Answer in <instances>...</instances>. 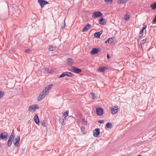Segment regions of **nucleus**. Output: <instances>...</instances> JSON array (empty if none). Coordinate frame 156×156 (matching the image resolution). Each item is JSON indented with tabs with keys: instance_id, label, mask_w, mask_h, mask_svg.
Wrapping results in <instances>:
<instances>
[{
	"instance_id": "obj_1",
	"label": "nucleus",
	"mask_w": 156,
	"mask_h": 156,
	"mask_svg": "<svg viewBox=\"0 0 156 156\" xmlns=\"http://www.w3.org/2000/svg\"><path fill=\"white\" fill-rule=\"evenodd\" d=\"M103 16V14L100 11H95L92 13L91 17L93 18H99Z\"/></svg>"
},
{
	"instance_id": "obj_2",
	"label": "nucleus",
	"mask_w": 156,
	"mask_h": 156,
	"mask_svg": "<svg viewBox=\"0 0 156 156\" xmlns=\"http://www.w3.org/2000/svg\"><path fill=\"white\" fill-rule=\"evenodd\" d=\"M48 94V93L46 92V91H44V90H43L38 96L37 99L38 101H41Z\"/></svg>"
},
{
	"instance_id": "obj_3",
	"label": "nucleus",
	"mask_w": 156,
	"mask_h": 156,
	"mask_svg": "<svg viewBox=\"0 0 156 156\" xmlns=\"http://www.w3.org/2000/svg\"><path fill=\"white\" fill-rule=\"evenodd\" d=\"M37 2L41 8H43L45 5L48 4V2L44 0H38Z\"/></svg>"
},
{
	"instance_id": "obj_4",
	"label": "nucleus",
	"mask_w": 156,
	"mask_h": 156,
	"mask_svg": "<svg viewBox=\"0 0 156 156\" xmlns=\"http://www.w3.org/2000/svg\"><path fill=\"white\" fill-rule=\"evenodd\" d=\"M8 134L6 132H4L0 134V140H5L7 139Z\"/></svg>"
},
{
	"instance_id": "obj_5",
	"label": "nucleus",
	"mask_w": 156,
	"mask_h": 156,
	"mask_svg": "<svg viewBox=\"0 0 156 156\" xmlns=\"http://www.w3.org/2000/svg\"><path fill=\"white\" fill-rule=\"evenodd\" d=\"M101 51V49L100 48H93L90 51V53L92 55H94L97 54Z\"/></svg>"
},
{
	"instance_id": "obj_6",
	"label": "nucleus",
	"mask_w": 156,
	"mask_h": 156,
	"mask_svg": "<svg viewBox=\"0 0 156 156\" xmlns=\"http://www.w3.org/2000/svg\"><path fill=\"white\" fill-rule=\"evenodd\" d=\"M96 113L99 116L102 115L103 114L104 109L100 107L97 108L96 109Z\"/></svg>"
},
{
	"instance_id": "obj_7",
	"label": "nucleus",
	"mask_w": 156,
	"mask_h": 156,
	"mask_svg": "<svg viewBox=\"0 0 156 156\" xmlns=\"http://www.w3.org/2000/svg\"><path fill=\"white\" fill-rule=\"evenodd\" d=\"M93 135L95 137H98L100 134V129L99 128L93 130Z\"/></svg>"
},
{
	"instance_id": "obj_8",
	"label": "nucleus",
	"mask_w": 156,
	"mask_h": 156,
	"mask_svg": "<svg viewBox=\"0 0 156 156\" xmlns=\"http://www.w3.org/2000/svg\"><path fill=\"white\" fill-rule=\"evenodd\" d=\"M39 108V107L38 105L36 104H34L30 106L28 108V110L30 112H31L32 110L34 111L36 109H38Z\"/></svg>"
},
{
	"instance_id": "obj_9",
	"label": "nucleus",
	"mask_w": 156,
	"mask_h": 156,
	"mask_svg": "<svg viewBox=\"0 0 156 156\" xmlns=\"http://www.w3.org/2000/svg\"><path fill=\"white\" fill-rule=\"evenodd\" d=\"M20 136H19L17 138H15L13 141L14 146L16 147L18 146V144L20 142Z\"/></svg>"
},
{
	"instance_id": "obj_10",
	"label": "nucleus",
	"mask_w": 156,
	"mask_h": 156,
	"mask_svg": "<svg viewBox=\"0 0 156 156\" xmlns=\"http://www.w3.org/2000/svg\"><path fill=\"white\" fill-rule=\"evenodd\" d=\"M115 38L114 37H113L108 39L107 41L105 42V43H108V44H111L113 43L114 40Z\"/></svg>"
},
{
	"instance_id": "obj_11",
	"label": "nucleus",
	"mask_w": 156,
	"mask_h": 156,
	"mask_svg": "<svg viewBox=\"0 0 156 156\" xmlns=\"http://www.w3.org/2000/svg\"><path fill=\"white\" fill-rule=\"evenodd\" d=\"M107 68L102 66L100 67L97 70L98 72H104L105 70H107Z\"/></svg>"
},
{
	"instance_id": "obj_12",
	"label": "nucleus",
	"mask_w": 156,
	"mask_h": 156,
	"mask_svg": "<svg viewBox=\"0 0 156 156\" xmlns=\"http://www.w3.org/2000/svg\"><path fill=\"white\" fill-rule=\"evenodd\" d=\"M34 120L35 123L37 125H39V120L37 114H36L34 117Z\"/></svg>"
},
{
	"instance_id": "obj_13",
	"label": "nucleus",
	"mask_w": 156,
	"mask_h": 156,
	"mask_svg": "<svg viewBox=\"0 0 156 156\" xmlns=\"http://www.w3.org/2000/svg\"><path fill=\"white\" fill-rule=\"evenodd\" d=\"M99 23L101 25H104L106 23L105 20L103 18H101L99 20Z\"/></svg>"
},
{
	"instance_id": "obj_14",
	"label": "nucleus",
	"mask_w": 156,
	"mask_h": 156,
	"mask_svg": "<svg viewBox=\"0 0 156 156\" xmlns=\"http://www.w3.org/2000/svg\"><path fill=\"white\" fill-rule=\"evenodd\" d=\"M103 30H101L99 32H96L94 34V37L98 38H99L100 37L101 35L102 34Z\"/></svg>"
},
{
	"instance_id": "obj_15",
	"label": "nucleus",
	"mask_w": 156,
	"mask_h": 156,
	"mask_svg": "<svg viewBox=\"0 0 156 156\" xmlns=\"http://www.w3.org/2000/svg\"><path fill=\"white\" fill-rule=\"evenodd\" d=\"M111 110L112 111V113L115 114L117 113L118 110V108L117 107H114V108H112Z\"/></svg>"
},
{
	"instance_id": "obj_16",
	"label": "nucleus",
	"mask_w": 156,
	"mask_h": 156,
	"mask_svg": "<svg viewBox=\"0 0 156 156\" xmlns=\"http://www.w3.org/2000/svg\"><path fill=\"white\" fill-rule=\"evenodd\" d=\"M53 86V85L52 84H51L48 85L47 87H46L44 90V91H46V92L49 93V91L50 90L51 87Z\"/></svg>"
},
{
	"instance_id": "obj_17",
	"label": "nucleus",
	"mask_w": 156,
	"mask_h": 156,
	"mask_svg": "<svg viewBox=\"0 0 156 156\" xmlns=\"http://www.w3.org/2000/svg\"><path fill=\"white\" fill-rule=\"evenodd\" d=\"M91 27V25L88 23L87 25L84 27L83 28L82 30V32H84L88 30Z\"/></svg>"
},
{
	"instance_id": "obj_18",
	"label": "nucleus",
	"mask_w": 156,
	"mask_h": 156,
	"mask_svg": "<svg viewBox=\"0 0 156 156\" xmlns=\"http://www.w3.org/2000/svg\"><path fill=\"white\" fill-rule=\"evenodd\" d=\"M74 73H79L82 72V70L80 69H79L76 67H75L74 68V70H73Z\"/></svg>"
},
{
	"instance_id": "obj_19",
	"label": "nucleus",
	"mask_w": 156,
	"mask_h": 156,
	"mask_svg": "<svg viewBox=\"0 0 156 156\" xmlns=\"http://www.w3.org/2000/svg\"><path fill=\"white\" fill-rule=\"evenodd\" d=\"M67 63L69 65H72L73 62V59L72 58H69L67 59Z\"/></svg>"
},
{
	"instance_id": "obj_20",
	"label": "nucleus",
	"mask_w": 156,
	"mask_h": 156,
	"mask_svg": "<svg viewBox=\"0 0 156 156\" xmlns=\"http://www.w3.org/2000/svg\"><path fill=\"white\" fill-rule=\"evenodd\" d=\"M66 76L70 77H72L74 76V75L72 73L70 72H65Z\"/></svg>"
},
{
	"instance_id": "obj_21",
	"label": "nucleus",
	"mask_w": 156,
	"mask_h": 156,
	"mask_svg": "<svg viewBox=\"0 0 156 156\" xmlns=\"http://www.w3.org/2000/svg\"><path fill=\"white\" fill-rule=\"evenodd\" d=\"M15 137V133L14 132V129H13L12 130V132L11 135L10 136L9 138L13 140Z\"/></svg>"
},
{
	"instance_id": "obj_22",
	"label": "nucleus",
	"mask_w": 156,
	"mask_h": 156,
	"mask_svg": "<svg viewBox=\"0 0 156 156\" xmlns=\"http://www.w3.org/2000/svg\"><path fill=\"white\" fill-rule=\"evenodd\" d=\"M25 150V148H22L20 150L18 151V153H19V155H21L23 154Z\"/></svg>"
},
{
	"instance_id": "obj_23",
	"label": "nucleus",
	"mask_w": 156,
	"mask_h": 156,
	"mask_svg": "<svg viewBox=\"0 0 156 156\" xmlns=\"http://www.w3.org/2000/svg\"><path fill=\"white\" fill-rule=\"evenodd\" d=\"M113 127L112 124L110 122H108L107 123L106 125L105 128L107 127L108 128L111 129Z\"/></svg>"
},
{
	"instance_id": "obj_24",
	"label": "nucleus",
	"mask_w": 156,
	"mask_h": 156,
	"mask_svg": "<svg viewBox=\"0 0 156 156\" xmlns=\"http://www.w3.org/2000/svg\"><path fill=\"white\" fill-rule=\"evenodd\" d=\"M13 140L10 139L9 138L7 142V145L8 147H10L11 145H12V141Z\"/></svg>"
},
{
	"instance_id": "obj_25",
	"label": "nucleus",
	"mask_w": 156,
	"mask_h": 156,
	"mask_svg": "<svg viewBox=\"0 0 156 156\" xmlns=\"http://www.w3.org/2000/svg\"><path fill=\"white\" fill-rule=\"evenodd\" d=\"M44 70L45 71L49 73H52L53 72V70L52 69L49 70L48 68H44Z\"/></svg>"
},
{
	"instance_id": "obj_26",
	"label": "nucleus",
	"mask_w": 156,
	"mask_h": 156,
	"mask_svg": "<svg viewBox=\"0 0 156 156\" xmlns=\"http://www.w3.org/2000/svg\"><path fill=\"white\" fill-rule=\"evenodd\" d=\"M151 7L153 10H154L156 9V2L153 3L151 5Z\"/></svg>"
},
{
	"instance_id": "obj_27",
	"label": "nucleus",
	"mask_w": 156,
	"mask_h": 156,
	"mask_svg": "<svg viewBox=\"0 0 156 156\" xmlns=\"http://www.w3.org/2000/svg\"><path fill=\"white\" fill-rule=\"evenodd\" d=\"M130 18V16L129 15L126 14L125 15L124 19L125 20H128Z\"/></svg>"
},
{
	"instance_id": "obj_28",
	"label": "nucleus",
	"mask_w": 156,
	"mask_h": 156,
	"mask_svg": "<svg viewBox=\"0 0 156 156\" xmlns=\"http://www.w3.org/2000/svg\"><path fill=\"white\" fill-rule=\"evenodd\" d=\"M90 94L92 96V98L93 99H95L97 98V96H95V94L94 93L91 92Z\"/></svg>"
},
{
	"instance_id": "obj_29",
	"label": "nucleus",
	"mask_w": 156,
	"mask_h": 156,
	"mask_svg": "<svg viewBox=\"0 0 156 156\" xmlns=\"http://www.w3.org/2000/svg\"><path fill=\"white\" fill-rule=\"evenodd\" d=\"M65 118V117H64L63 118H60V119H59V121L61 123V124L62 125H63V123L64 122V119Z\"/></svg>"
},
{
	"instance_id": "obj_30",
	"label": "nucleus",
	"mask_w": 156,
	"mask_h": 156,
	"mask_svg": "<svg viewBox=\"0 0 156 156\" xmlns=\"http://www.w3.org/2000/svg\"><path fill=\"white\" fill-rule=\"evenodd\" d=\"M144 31L142 30H141L140 33V34L139 35V37L141 38L142 37L144 34Z\"/></svg>"
},
{
	"instance_id": "obj_31",
	"label": "nucleus",
	"mask_w": 156,
	"mask_h": 156,
	"mask_svg": "<svg viewBox=\"0 0 156 156\" xmlns=\"http://www.w3.org/2000/svg\"><path fill=\"white\" fill-rule=\"evenodd\" d=\"M146 40L147 38H146L145 39H143L141 41L140 43L141 46H142L143 44H144L145 43Z\"/></svg>"
},
{
	"instance_id": "obj_32",
	"label": "nucleus",
	"mask_w": 156,
	"mask_h": 156,
	"mask_svg": "<svg viewBox=\"0 0 156 156\" xmlns=\"http://www.w3.org/2000/svg\"><path fill=\"white\" fill-rule=\"evenodd\" d=\"M82 122L85 125H87V120H85L84 119V117L83 118H81Z\"/></svg>"
},
{
	"instance_id": "obj_33",
	"label": "nucleus",
	"mask_w": 156,
	"mask_h": 156,
	"mask_svg": "<svg viewBox=\"0 0 156 156\" xmlns=\"http://www.w3.org/2000/svg\"><path fill=\"white\" fill-rule=\"evenodd\" d=\"M55 49V47H53L52 46H50L48 48V50L49 51H54Z\"/></svg>"
},
{
	"instance_id": "obj_34",
	"label": "nucleus",
	"mask_w": 156,
	"mask_h": 156,
	"mask_svg": "<svg viewBox=\"0 0 156 156\" xmlns=\"http://www.w3.org/2000/svg\"><path fill=\"white\" fill-rule=\"evenodd\" d=\"M65 76H66L65 73L64 72L61 74L58 77V78H61L65 77Z\"/></svg>"
},
{
	"instance_id": "obj_35",
	"label": "nucleus",
	"mask_w": 156,
	"mask_h": 156,
	"mask_svg": "<svg viewBox=\"0 0 156 156\" xmlns=\"http://www.w3.org/2000/svg\"><path fill=\"white\" fill-rule=\"evenodd\" d=\"M81 130L82 132L84 134L85 133V127L84 126H82L81 128Z\"/></svg>"
},
{
	"instance_id": "obj_36",
	"label": "nucleus",
	"mask_w": 156,
	"mask_h": 156,
	"mask_svg": "<svg viewBox=\"0 0 156 156\" xmlns=\"http://www.w3.org/2000/svg\"><path fill=\"white\" fill-rule=\"evenodd\" d=\"M65 25H66V24H65V20H64V22L62 23V29H64V28H65Z\"/></svg>"
},
{
	"instance_id": "obj_37",
	"label": "nucleus",
	"mask_w": 156,
	"mask_h": 156,
	"mask_svg": "<svg viewBox=\"0 0 156 156\" xmlns=\"http://www.w3.org/2000/svg\"><path fill=\"white\" fill-rule=\"evenodd\" d=\"M69 113V111H66L65 112L63 113V116H65V117H66L68 115Z\"/></svg>"
},
{
	"instance_id": "obj_38",
	"label": "nucleus",
	"mask_w": 156,
	"mask_h": 156,
	"mask_svg": "<svg viewBox=\"0 0 156 156\" xmlns=\"http://www.w3.org/2000/svg\"><path fill=\"white\" fill-rule=\"evenodd\" d=\"M25 51L26 53H29L31 51V50L29 49H27L25 50Z\"/></svg>"
},
{
	"instance_id": "obj_39",
	"label": "nucleus",
	"mask_w": 156,
	"mask_h": 156,
	"mask_svg": "<svg viewBox=\"0 0 156 156\" xmlns=\"http://www.w3.org/2000/svg\"><path fill=\"white\" fill-rule=\"evenodd\" d=\"M4 93V92H2V91H0V98L3 96Z\"/></svg>"
},
{
	"instance_id": "obj_40",
	"label": "nucleus",
	"mask_w": 156,
	"mask_h": 156,
	"mask_svg": "<svg viewBox=\"0 0 156 156\" xmlns=\"http://www.w3.org/2000/svg\"><path fill=\"white\" fill-rule=\"evenodd\" d=\"M71 67L72 68L71 69H69V70H70V71L74 73V71H73V70H74V68H75V66H72Z\"/></svg>"
},
{
	"instance_id": "obj_41",
	"label": "nucleus",
	"mask_w": 156,
	"mask_h": 156,
	"mask_svg": "<svg viewBox=\"0 0 156 156\" xmlns=\"http://www.w3.org/2000/svg\"><path fill=\"white\" fill-rule=\"evenodd\" d=\"M105 1L108 3H111L112 2V0H105Z\"/></svg>"
},
{
	"instance_id": "obj_42",
	"label": "nucleus",
	"mask_w": 156,
	"mask_h": 156,
	"mask_svg": "<svg viewBox=\"0 0 156 156\" xmlns=\"http://www.w3.org/2000/svg\"><path fill=\"white\" fill-rule=\"evenodd\" d=\"M104 120H100L98 121V122L100 124H103L104 123Z\"/></svg>"
},
{
	"instance_id": "obj_43",
	"label": "nucleus",
	"mask_w": 156,
	"mask_h": 156,
	"mask_svg": "<svg viewBox=\"0 0 156 156\" xmlns=\"http://www.w3.org/2000/svg\"><path fill=\"white\" fill-rule=\"evenodd\" d=\"M118 3L119 4H121L122 3H124L122 0H118Z\"/></svg>"
},
{
	"instance_id": "obj_44",
	"label": "nucleus",
	"mask_w": 156,
	"mask_h": 156,
	"mask_svg": "<svg viewBox=\"0 0 156 156\" xmlns=\"http://www.w3.org/2000/svg\"><path fill=\"white\" fill-rule=\"evenodd\" d=\"M152 23L153 24H156V19L154 18L153 19L152 21Z\"/></svg>"
},
{
	"instance_id": "obj_45",
	"label": "nucleus",
	"mask_w": 156,
	"mask_h": 156,
	"mask_svg": "<svg viewBox=\"0 0 156 156\" xmlns=\"http://www.w3.org/2000/svg\"><path fill=\"white\" fill-rule=\"evenodd\" d=\"M147 25H144V27L142 28L141 30L144 31V30L146 28Z\"/></svg>"
},
{
	"instance_id": "obj_46",
	"label": "nucleus",
	"mask_w": 156,
	"mask_h": 156,
	"mask_svg": "<svg viewBox=\"0 0 156 156\" xmlns=\"http://www.w3.org/2000/svg\"><path fill=\"white\" fill-rule=\"evenodd\" d=\"M41 125L43 126L46 127V123L44 122H42Z\"/></svg>"
},
{
	"instance_id": "obj_47",
	"label": "nucleus",
	"mask_w": 156,
	"mask_h": 156,
	"mask_svg": "<svg viewBox=\"0 0 156 156\" xmlns=\"http://www.w3.org/2000/svg\"><path fill=\"white\" fill-rule=\"evenodd\" d=\"M107 58L108 59H109L110 58V55L108 53L107 55Z\"/></svg>"
},
{
	"instance_id": "obj_48",
	"label": "nucleus",
	"mask_w": 156,
	"mask_h": 156,
	"mask_svg": "<svg viewBox=\"0 0 156 156\" xmlns=\"http://www.w3.org/2000/svg\"><path fill=\"white\" fill-rule=\"evenodd\" d=\"M122 0L123 1V2H124V3H126L128 1V0Z\"/></svg>"
},
{
	"instance_id": "obj_49",
	"label": "nucleus",
	"mask_w": 156,
	"mask_h": 156,
	"mask_svg": "<svg viewBox=\"0 0 156 156\" xmlns=\"http://www.w3.org/2000/svg\"><path fill=\"white\" fill-rule=\"evenodd\" d=\"M137 156H141V155H137Z\"/></svg>"
},
{
	"instance_id": "obj_50",
	"label": "nucleus",
	"mask_w": 156,
	"mask_h": 156,
	"mask_svg": "<svg viewBox=\"0 0 156 156\" xmlns=\"http://www.w3.org/2000/svg\"><path fill=\"white\" fill-rule=\"evenodd\" d=\"M66 80H68V79H66Z\"/></svg>"
},
{
	"instance_id": "obj_51",
	"label": "nucleus",
	"mask_w": 156,
	"mask_h": 156,
	"mask_svg": "<svg viewBox=\"0 0 156 156\" xmlns=\"http://www.w3.org/2000/svg\"><path fill=\"white\" fill-rule=\"evenodd\" d=\"M154 18L156 19V15L155 16Z\"/></svg>"
}]
</instances>
